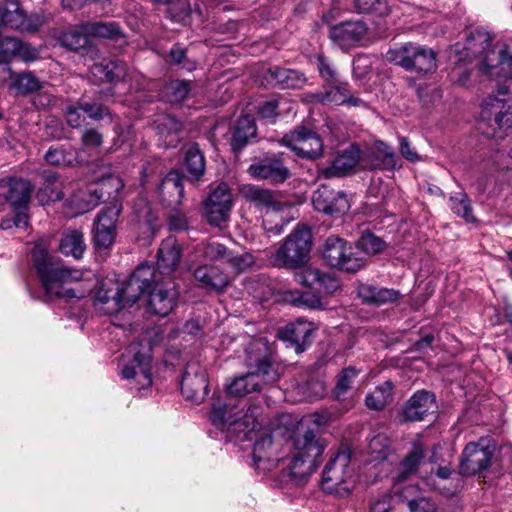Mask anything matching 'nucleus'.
Listing matches in <instances>:
<instances>
[{"label": "nucleus", "mask_w": 512, "mask_h": 512, "mask_svg": "<svg viewBox=\"0 0 512 512\" xmlns=\"http://www.w3.org/2000/svg\"><path fill=\"white\" fill-rule=\"evenodd\" d=\"M85 31L89 37H100L107 39H117L122 32L119 25L114 21L103 22H87L85 23Z\"/></svg>", "instance_id": "obj_46"}, {"label": "nucleus", "mask_w": 512, "mask_h": 512, "mask_svg": "<svg viewBox=\"0 0 512 512\" xmlns=\"http://www.w3.org/2000/svg\"><path fill=\"white\" fill-rule=\"evenodd\" d=\"M480 471V447L477 442L468 443L461 455L459 473L473 476Z\"/></svg>", "instance_id": "obj_39"}, {"label": "nucleus", "mask_w": 512, "mask_h": 512, "mask_svg": "<svg viewBox=\"0 0 512 512\" xmlns=\"http://www.w3.org/2000/svg\"><path fill=\"white\" fill-rule=\"evenodd\" d=\"M354 469L351 466V450L341 446L325 464L321 477V488L337 497L349 496L355 488Z\"/></svg>", "instance_id": "obj_4"}, {"label": "nucleus", "mask_w": 512, "mask_h": 512, "mask_svg": "<svg viewBox=\"0 0 512 512\" xmlns=\"http://www.w3.org/2000/svg\"><path fill=\"white\" fill-rule=\"evenodd\" d=\"M315 210L328 215H338L349 209V202L342 191H335L327 185H321L312 196Z\"/></svg>", "instance_id": "obj_24"}, {"label": "nucleus", "mask_w": 512, "mask_h": 512, "mask_svg": "<svg viewBox=\"0 0 512 512\" xmlns=\"http://www.w3.org/2000/svg\"><path fill=\"white\" fill-rule=\"evenodd\" d=\"M368 451L373 460H385L390 453V439L383 433L372 436L368 441Z\"/></svg>", "instance_id": "obj_54"}, {"label": "nucleus", "mask_w": 512, "mask_h": 512, "mask_svg": "<svg viewBox=\"0 0 512 512\" xmlns=\"http://www.w3.org/2000/svg\"><path fill=\"white\" fill-rule=\"evenodd\" d=\"M182 260V246L174 236L162 240L157 251L159 273L170 276L179 267Z\"/></svg>", "instance_id": "obj_28"}, {"label": "nucleus", "mask_w": 512, "mask_h": 512, "mask_svg": "<svg viewBox=\"0 0 512 512\" xmlns=\"http://www.w3.org/2000/svg\"><path fill=\"white\" fill-rule=\"evenodd\" d=\"M450 207L455 214L464 218L467 222L475 221L470 202L465 195L460 193L455 196H451Z\"/></svg>", "instance_id": "obj_61"}, {"label": "nucleus", "mask_w": 512, "mask_h": 512, "mask_svg": "<svg viewBox=\"0 0 512 512\" xmlns=\"http://www.w3.org/2000/svg\"><path fill=\"white\" fill-rule=\"evenodd\" d=\"M259 410L258 407H250L240 418V410L231 400L223 404L217 401L213 404L210 412V420L214 426L221 430H229L230 427H233L235 432L245 433L247 438H251L249 433L259 426Z\"/></svg>", "instance_id": "obj_6"}, {"label": "nucleus", "mask_w": 512, "mask_h": 512, "mask_svg": "<svg viewBox=\"0 0 512 512\" xmlns=\"http://www.w3.org/2000/svg\"><path fill=\"white\" fill-rule=\"evenodd\" d=\"M321 256L330 267L347 273H356L366 265L357 248L338 236H329L324 241Z\"/></svg>", "instance_id": "obj_8"}, {"label": "nucleus", "mask_w": 512, "mask_h": 512, "mask_svg": "<svg viewBox=\"0 0 512 512\" xmlns=\"http://www.w3.org/2000/svg\"><path fill=\"white\" fill-rule=\"evenodd\" d=\"M61 40L65 47L75 51L90 45V37L85 31V24L65 32Z\"/></svg>", "instance_id": "obj_50"}, {"label": "nucleus", "mask_w": 512, "mask_h": 512, "mask_svg": "<svg viewBox=\"0 0 512 512\" xmlns=\"http://www.w3.org/2000/svg\"><path fill=\"white\" fill-rule=\"evenodd\" d=\"M190 92V83L183 80H174L165 85L162 94L165 101L171 104L183 102Z\"/></svg>", "instance_id": "obj_49"}, {"label": "nucleus", "mask_w": 512, "mask_h": 512, "mask_svg": "<svg viewBox=\"0 0 512 512\" xmlns=\"http://www.w3.org/2000/svg\"><path fill=\"white\" fill-rule=\"evenodd\" d=\"M482 473L491 468L493 472L500 473L502 470V460L500 451H497L496 444L491 440L482 438Z\"/></svg>", "instance_id": "obj_47"}, {"label": "nucleus", "mask_w": 512, "mask_h": 512, "mask_svg": "<svg viewBox=\"0 0 512 512\" xmlns=\"http://www.w3.org/2000/svg\"><path fill=\"white\" fill-rule=\"evenodd\" d=\"M10 88L17 94L27 95L40 90L42 83L33 73L27 72L18 75L11 83Z\"/></svg>", "instance_id": "obj_52"}, {"label": "nucleus", "mask_w": 512, "mask_h": 512, "mask_svg": "<svg viewBox=\"0 0 512 512\" xmlns=\"http://www.w3.org/2000/svg\"><path fill=\"white\" fill-rule=\"evenodd\" d=\"M98 195L97 190H93L91 185L85 189H79L65 202L69 209L67 214L75 217L93 210L101 202Z\"/></svg>", "instance_id": "obj_33"}, {"label": "nucleus", "mask_w": 512, "mask_h": 512, "mask_svg": "<svg viewBox=\"0 0 512 512\" xmlns=\"http://www.w3.org/2000/svg\"><path fill=\"white\" fill-rule=\"evenodd\" d=\"M248 172L254 179L265 180L271 184L283 183L290 176L289 169L283 163L282 154L260 159L249 166Z\"/></svg>", "instance_id": "obj_17"}, {"label": "nucleus", "mask_w": 512, "mask_h": 512, "mask_svg": "<svg viewBox=\"0 0 512 512\" xmlns=\"http://www.w3.org/2000/svg\"><path fill=\"white\" fill-rule=\"evenodd\" d=\"M19 40L14 37H2L0 34V81H5L11 71L8 63L16 57Z\"/></svg>", "instance_id": "obj_41"}, {"label": "nucleus", "mask_w": 512, "mask_h": 512, "mask_svg": "<svg viewBox=\"0 0 512 512\" xmlns=\"http://www.w3.org/2000/svg\"><path fill=\"white\" fill-rule=\"evenodd\" d=\"M269 84L281 89H299L306 83V77L298 70L272 67L265 74Z\"/></svg>", "instance_id": "obj_31"}, {"label": "nucleus", "mask_w": 512, "mask_h": 512, "mask_svg": "<svg viewBox=\"0 0 512 512\" xmlns=\"http://www.w3.org/2000/svg\"><path fill=\"white\" fill-rule=\"evenodd\" d=\"M181 393L190 401L201 403L208 394L207 374L197 364H189L181 380Z\"/></svg>", "instance_id": "obj_21"}, {"label": "nucleus", "mask_w": 512, "mask_h": 512, "mask_svg": "<svg viewBox=\"0 0 512 512\" xmlns=\"http://www.w3.org/2000/svg\"><path fill=\"white\" fill-rule=\"evenodd\" d=\"M438 447L435 446L432 449V454L429 457V463L431 465H436V467L431 468V473H434L441 480H449L452 475L456 476V484L453 487H439V490L442 494L446 496H454L461 488V480L457 476V474L453 471L449 463H446L444 460L439 461L438 459Z\"/></svg>", "instance_id": "obj_36"}, {"label": "nucleus", "mask_w": 512, "mask_h": 512, "mask_svg": "<svg viewBox=\"0 0 512 512\" xmlns=\"http://www.w3.org/2000/svg\"><path fill=\"white\" fill-rule=\"evenodd\" d=\"M360 158V149L356 145H350L338 152L330 164L320 168L318 173L324 179L344 177L355 169Z\"/></svg>", "instance_id": "obj_23"}, {"label": "nucleus", "mask_w": 512, "mask_h": 512, "mask_svg": "<svg viewBox=\"0 0 512 512\" xmlns=\"http://www.w3.org/2000/svg\"><path fill=\"white\" fill-rule=\"evenodd\" d=\"M392 392V382L385 381L366 395L365 404L369 409L381 410L392 400Z\"/></svg>", "instance_id": "obj_44"}, {"label": "nucleus", "mask_w": 512, "mask_h": 512, "mask_svg": "<svg viewBox=\"0 0 512 512\" xmlns=\"http://www.w3.org/2000/svg\"><path fill=\"white\" fill-rule=\"evenodd\" d=\"M385 57L387 61L406 71L426 74L433 72L437 67L436 53L433 49L412 42L389 49Z\"/></svg>", "instance_id": "obj_5"}, {"label": "nucleus", "mask_w": 512, "mask_h": 512, "mask_svg": "<svg viewBox=\"0 0 512 512\" xmlns=\"http://www.w3.org/2000/svg\"><path fill=\"white\" fill-rule=\"evenodd\" d=\"M316 102L323 105H348L358 107L364 102L352 95L349 84L340 79L324 83L322 91L313 95Z\"/></svg>", "instance_id": "obj_20"}, {"label": "nucleus", "mask_w": 512, "mask_h": 512, "mask_svg": "<svg viewBox=\"0 0 512 512\" xmlns=\"http://www.w3.org/2000/svg\"><path fill=\"white\" fill-rule=\"evenodd\" d=\"M289 300L293 305L298 307H307L311 309L322 308L321 297L317 293L312 292H300V291H289L287 293Z\"/></svg>", "instance_id": "obj_55"}, {"label": "nucleus", "mask_w": 512, "mask_h": 512, "mask_svg": "<svg viewBox=\"0 0 512 512\" xmlns=\"http://www.w3.org/2000/svg\"><path fill=\"white\" fill-rule=\"evenodd\" d=\"M151 358V347L148 343L135 341L129 344L123 355L122 378L135 380V387L138 390L150 387L152 385Z\"/></svg>", "instance_id": "obj_7"}, {"label": "nucleus", "mask_w": 512, "mask_h": 512, "mask_svg": "<svg viewBox=\"0 0 512 512\" xmlns=\"http://www.w3.org/2000/svg\"><path fill=\"white\" fill-rule=\"evenodd\" d=\"M160 275L163 274L159 273V270L156 271L153 265L143 263L133 271L130 277L133 280H136L140 286H144V289L149 291L152 290L153 286L156 285L157 282H162L165 279L160 277Z\"/></svg>", "instance_id": "obj_45"}, {"label": "nucleus", "mask_w": 512, "mask_h": 512, "mask_svg": "<svg viewBox=\"0 0 512 512\" xmlns=\"http://www.w3.org/2000/svg\"><path fill=\"white\" fill-rule=\"evenodd\" d=\"M385 247L384 241L372 233H363L357 241V250L361 249L365 254L374 255Z\"/></svg>", "instance_id": "obj_60"}, {"label": "nucleus", "mask_w": 512, "mask_h": 512, "mask_svg": "<svg viewBox=\"0 0 512 512\" xmlns=\"http://www.w3.org/2000/svg\"><path fill=\"white\" fill-rule=\"evenodd\" d=\"M146 291L144 286H140L136 280H133L131 277H129L125 285L121 286L119 284V295L123 309L131 307Z\"/></svg>", "instance_id": "obj_53"}, {"label": "nucleus", "mask_w": 512, "mask_h": 512, "mask_svg": "<svg viewBox=\"0 0 512 512\" xmlns=\"http://www.w3.org/2000/svg\"><path fill=\"white\" fill-rule=\"evenodd\" d=\"M233 206V195L226 183H220L203 202L204 216L212 226L224 228Z\"/></svg>", "instance_id": "obj_11"}, {"label": "nucleus", "mask_w": 512, "mask_h": 512, "mask_svg": "<svg viewBox=\"0 0 512 512\" xmlns=\"http://www.w3.org/2000/svg\"><path fill=\"white\" fill-rule=\"evenodd\" d=\"M91 186L93 190H97L101 201L105 197L108 199L116 197L124 187V183L118 175L108 174L99 178Z\"/></svg>", "instance_id": "obj_43"}, {"label": "nucleus", "mask_w": 512, "mask_h": 512, "mask_svg": "<svg viewBox=\"0 0 512 512\" xmlns=\"http://www.w3.org/2000/svg\"><path fill=\"white\" fill-rule=\"evenodd\" d=\"M294 276L298 284L327 295L333 294L340 287V283L334 275L322 272L312 266L300 268Z\"/></svg>", "instance_id": "obj_22"}, {"label": "nucleus", "mask_w": 512, "mask_h": 512, "mask_svg": "<svg viewBox=\"0 0 512 512\" xmlns=\"http://www.w3.org/2000/svg\"><path fill=\"white\" fill-rule=\"evenodd\" d=\"M256 125L253 117L241 116L232 130L231 146L234 151L241 150L251 138L256 136Z\"/></svg>", "instance_id": "obj_37"}, {"label": "nucleus", "mask_w": 512, "mask_h": 512, "mask_svg": "<svg viewBox=\"0 0 512 512\" xmlns=\"http://www.w3.org/2000/svg\"><path fill=\"white\" fill-rule=\"evenodd\" d=\"M193 277L197 286L208 292L223 293L233 281L226 271L213 263L201 264L193 270Z\"/></svg>", "instance_id": "obj_15"}, {"label": "nucleus", "mask_w": 512, "mask_h": 512, "mask_svg": "<svg viewBox=\"0 0 512 512\" xmlns=\"http://www.w3.org/2000/svg\"><path fill=\"white\" fill-rule=\"evenodd\" d=\"M83 112L92 120L100 121L105 117H109L112 120L110 110L101 103L98 102H81Z\"/></svg>", "instance_id": "obj_63"}, {"label": "nucleus", "mask_w": 512, "mask_h": 512, "mask_svg": "<svg viewBox=\"0 0 512 512\" xmlns=\"http://www.w3.org/2000/svg\"><path fill=\"white\" fill-rule=\"evenodd\" d=\"M94 307L101 313L112 315L123 309L119 295V283L103 280L96 288Z\"/></svg>", "instance_id": "obj_26"}, {"label": "nucleus", "mask_w": 512, "mask_h": 512, "mask_svg": "<svg viewBox=\"0 0 512 512\" xmlns=\"http://www.w3.org/2000/svg\"><path fill=\"white\" fill-rule=\"evenodd\" d=\"M242 196L260 210L280 211L282 203L276 199L275 194L268 189L256 185H244L240 190Z\"/></svg>", "instance_id": "obj_32"}, {"label": "nucleus", "mask_w": 512, "mask_h": 512, "mask_svg": "<svg viewBox=\"0 0 512 512\" xmlns=\"http://www.w3.org/2000/svg\"><path fill=\"white\" fill-rule=\"evenodd\" d=\"M315 330L314 325L303 319H297L278 330L280 340L288 342L295 347L297 353L304 351L311 342V336Z\"/></svg>", "instance_id": "obj_27"}, {"label": "nucleus", "mask_w": 512, "mask_h": 512, "mask_svg": "<svg viewBox=\"0 0 512 512\" xmlns=\"http://www.w3.org/2000/svg\"><path fill=\"white\" fill-rule=\"evenodd\" d=\"M226 263L229 264L237 274H239L253 265L254 258L249 253L235 254L230 250Z\"/></svg>", "instance_id": "obj_64"}, {"label": "nucleus", "mask_w": 512, "mask_h": 512, "mask_svg": "<svg viewBox=\"0 0 512 512\" xmlns=\"http://www.w3.org/2000/svg\"><path fill=\"white\" fill-rule=\"evenodd\" d=\"M121 206L113 203L102 209L94 220L92 234L96 249H107L115 240Z\"/></svg>", "instance_id": "obj_13"}, {"label": "nucleus", "mask_w": 512, "mask_h": 512, "mask_svg": "<svg viewBox=\"0 0 512 512\" xmlns=\"http://www.w3.org/2000/svg\"><path fill=\"white\" fill-rule=\"evenodd\" d=\"M271 364L267 359H261L253 372L236 377L228 386L227 393L233 397H244L255 391H260L262 385L268 381H274V375H270Z\"/></svg>", "instance_id": "obj_14"}, {"label": "nucleus", "mask_w": 512, "mask_h": 512, "mask_svg": "<svg viewBox=\"0 0 512 512\" xmlns=\"http://www.w3.org/2000/svg\"><path fill=\"white\" fill-rule=\"evenodd\" d=\"M45 22V17L35 13L27 15L17 0H7L0 6V27H9L22 32H36Z\"/></svg>", "instance_id": "obj_12"}, {"label": "nucleus", "mask_w": 512, "mask_h": 512, "mask_svg": "<svg viewBox=\"0 0 512 512\" xmlns=\"http://www.w3.org/2000/svg\"><path fill=\"white\" fill-rule=\"evenodd\" d=\"M482 74L498 82V94L489 98L485 109L495 112V123L500 129L512 127V52L505 43L497 42L491 50L482 53Z\"/></svg>", "instance_id": "obj_3"}, {"label": "nucleus", "mask_w": 512, "mask_h": 512, "mask_svg": "<svg viewBox=\"0 0 512 512\" xmlns=\"http://www.w3.org/2000/svg\"><path fill=\"white\" fill-rule=\"evenodd\" d=\"M357 375L358 371L353 367L344 368L339 373L334 387V395L338 400L345 398Z\"/></svg>", "instance_id": "obj_56"}, {"label": "nucleus", "mask_w": 512, "mask_h": 512, "mask_svg": "<svg viewBox=\"0 0 512 512\" xmlns=\"http://www.w3.org/2000/svg\"><path fill=\"white\" fill-rule=\"evenodd\" d=\"M185 167L189 175L195 180H199L204 175L206 161L197 143H193L187 148Z\"/></svg>", "instance_id": "obj_42"}, {"label": "nucleus", "mask_w": 512, "mask_h": 512, "mask_svg": "<svg viewBox=\"0 0 512 512\" xmlns=\"http://www.w3.org/2000/svg\"><path fill=\"white\" fill-rule=\"evenodd\" d=\"M354 6L359 13H373L380 17L390 13L386 0H354Z\"/></svg>", "instance_id": "obj_59"}, {"label": "nucleus", "mask_w": 512, "mask_h": 512, "mask_svg": "<svg viewBox=\"0 0 512 512\" xmlns=\"http://www.w3.org/2000/svg\"><path fill=\"white\" fill-rule=\"evenodd\" d=\"M358 296L366 304L381 306L396 302L401 297V293L395 289L361 284L358 287Z\"/></svg>", "instance_id": "obj_34"}, {"label": "nucleus", "mask_w": 512, "mask_h": 512, "mask_svg": "<svg viewBox=\"0 0 512 512\" xmlns=\"http://www.w3.org/2000/svg\"><path fill=\"white\" fill-rule=\"evenodd\" d=\"M91 73L100 81L117 82L124 80L126 76V68L121 63L104 59L99 63H95L91 67Z\"/></svg>", "instance_id": "obj_38"}, {"label": "nucleus", "mask_w": 512, "mask_h": 512, "mask_svg": "<svg viewBox=\"0 0 512 512\" xmlns=\"http://www.w3.org/2000/svg\"><path fill=\"white\" fill-rule=\"evenodd\" d=\"M159 194L162 202L173 210L181 204L184 187L182 177L177 171H171L164 177L159 187Z\"/></svg>", "instance_id": "obj_30"}, {"label": "nucleus", "mask_w": 512, "mask_h": 512, "mask_svg": "<svg viewBox=\"0 0 512 512\" xmlns=\"http://www.w3.org/2000/svg\"><path fill=\"white\" fill-rule=\"evenodd\" d=\"M179 291L174 281L166 277L157 282L149 293L148 306L152 313L159 316L168 315L176 304Z\"/></svg>", "instance_id": "obj_16"}, {"label": "nucleus", "mask_w": 512, "mask_h": 512, "mask_svg": "<svg viewBox=\"0 0 512 512\" xmlns=\"http://www.w3.org/2000/svg\"><path fill=\"white\" fill-rule=\"evenodd\" d=\"M433 408H436L434 394L420 390L415 392L402 410V418L405 421H421Z\"/></svg>", "instance_id": "obj_29"}, {"label": "nucleus", "mask_w": 512, "mask_h": 512, "mask_svg": "<svg viewBox=\"0 0 512 512\" xmlns=\"http://www.w3.org/2000/svg\"><path fill=\"white\" fill-rule=\"evenodd\" d=\"M368 28L363 21H344L330 28V39L342 50L362 44Z\"/></svg>", "instance_id": "obj_19"}, {"label": "nucleus", "mask_w": 512, "mask_h": 512, "mask_svg": "<svg viewBox=\"0 0 512 512\" xmlns=\"http://www.w3.org/2000/svg\"><path fill=\"white\" fill-rule=\"evenodd\" d=\"M374 150L382 157L383 165L387 169H394L398 166V157L391 146L383 141H376L374 144Z\"/></svg>", "instance_id": "obj_62"}, {"label": "nucleus", "mask_w": 512, "mask_h": 512, "mask_svg": "<svg viewBox=\"0 0 512 512\" xmlns=\"http://www.w3.org/2000/svg\"><path fill=\"white\" fill-rule=\"evenodd\" d=\"M247 438L245 433L241 440H254L252 458L258 472H268L280 467L284 477L297 484L305 481L321 463L326 442L316 435L313 428L301 422L295 432L282 444L273 440L269 429L259 426Z\"/></svg>", "instance_id": "obj_1"}, {"label": "nucleus", "mask_w": 512, "mask_h": 512, "mask_svg": "<svg viewBox=\"0 0 512 512\" xmlns=\"http://www.w3.org/2000/svg\"><path fill=\"white\" fill-rule=\"evenodd\" d=\"M32 192L29 181L17 178L0 180V207L10 203L14 208L28 204Z\"/></svg>", "instance_id": "obj_25"}, {"label": "nucleus", "mask_w": 512, "mask_h": 512, "mask_svg": "<svg viewBox=\"0 0 512 512\" xmlns=\"http://www.w3.org/2000/svg\"><path fill=\"white\" fill-rule=\"evenodd\" d=\"M155 125L160 136L165 138L177 135L182 130L181 122L169 114L159 115L155 120Z\"/></svg>", "instance_id": "obj_58"}, {"label": "nucleus", "mask_w": 512, "mask_h": 512, "mask_svg": "<svg viewBox=\"0 0 512 512\" xmlns=\"http://www.w3.org/2000/svg\"><path fill=\"white\" fill-rule=\"evenodd\" d=\"M418 488L414 485L405 486L401 492H398L399 498L406 501L411 512H439L438 507L430 498H410L415 495Z\"/></svg>", "instance_id": "obj_40"}, {"label": "nucleus", "mask_w": 512, "mask_h": 512, "mask_svg": "<svg viewBox=\"0 0 512 512\" xmlns=\"http://www.w3.org/2000/svg\"><path fill=\"white\" fill-rule=\"evenodd\" d=\"M282 145L290 148L298 157L315 160L323 155L322 138L313 130L298 126L280 140Z\"/></svg>", "instance_id": "obj_10"}, {"label": "nucleus", "mask_w": 512, "mask_h": 512, "mask_svg": "<svg viewBox=\"0 0 512 512\" xmlns=\"http://www.w3.org/2000/svg\"><path fill=\"white\" fill-rule=\"evenodd\" d=\"M311 246V230L297 226L276 252V261L285 267L298 268L308 261Z\"/></svg>", "instance_id": "obj_9"}, {"label": "nucleus", "mask_w": 512, "mask_h": 512, "mask_svg": "<svg viewBox=\"0 0 512 512\" xmlns=\"http://www.w3.org/2000/svg\"><path fill=\"white\" fill-rule=\"evenodd\" d=\"M76 158V152L64 146H53L45 154L47 163L54 166H71Z\"/></svg>", "instance_id": "obj_51"}, {"label": "nucleus", "mask_w": 512, "mask_h": 512, "mask_svg": "<svg viewBox=\"0 0 512 512\" xmlns=\"http://www.w3.org/2000/svg\"><path fill=\"white\" fill-rule=\"evenodd\" d=\"M37 198L42 205L50 201H60L64 198V193L56 174L47 175L44 187L38 191Z\"/></svg>", "instance_id": "obj_48"}, {"label": "nucleus", "mask_w": 512, "mask_h": 512, "mask_svg": "<svg viewBox=\"0 0 512 512\" xmlns=\"http://www.w3.org/2000/svg\"><path fill=\"white\" fill-rule=\"evenodd\" d=\"M230 250L223 244L212 241L203 243L201 246L202 256L213 264L216 262H226Z\"/></svg>", "instance_id": "obj_57"}, {"label": "nucleus", "mask_w": 512, "mask_h": 512, "mask_svg": "<svg viewBox=\"0 0 512 512\" xmlns=\"http://www.w3.org/2000/svg\"><path fill=\"white\" fill-rule=\"evenodd\" d=\"M86 248L84 234L80 229H67L60 239L59 249L61 253L71 256L76 260H80L83 257Z\"/></svg>", "instance_id": "obj_35"}, {"label": "nucleus", "mask_w": 512, "mask_h": 512, "mask_svg": "<svg viewBox=\"0 0 512 512\" xmlns=\"http://www.w3.org/2000/svg\"><path fill=\"white\" fill-rule=\"evenodd\" d=\"M32 258L46 300L80 299L97 286L91 271L69 269L40 246L33 249Z\"/></svg>", "instance_id": "obj_2"}, {"label": "nucleus", "mask_w": 512, "mask_h": 512, "mask_svg": "<svg viewBox=\"0 0 512 512\" xmlns=\"http://www.w3.org/2000/svg\"><path fill=\"white\" fill-rule=\"evenodd\" d=\"M426 452L427 447L420 438L414 439L411 442L410 450L399 463V466L393 475L394 493L401 492V490L397 488L398 484L406 481L418 472L419 467L424 463Z\"/></svg>", "instance_id": "obj_18"}]
</instances>
